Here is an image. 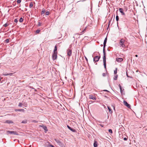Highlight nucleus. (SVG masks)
<instances>
[{"label":"nucleus","instance_id":"f257e3e1","mask_svg":"<svg viewBox=\"0 0 147 147\" xmlns=\"http://www.w3.org/2000/svg\"><path fill=\"white\" fill-rule=\"evenodd\" d=\"M107 38L106 37L103 43V56L102 57L103 62V65L105 68L106 70V53L105 51V47L106 46V44L107 42Z\"/></svg>","mask_w":147,"mask_h":147},{"label":"nucleus","instance_id":"f03ea898","mask_svg":"<svg viewBox=\"0 0 147 147\" xmlns=\"http://www.w3.org/2000/svg\"><path fill=\"white\" fill-rule=\"evenodd\" d=\"M100 57V56H96L93 58L94 62L95 63L98 62Z\"/></svg>","mask_w":147,"mask_h":147},{"label":"nucleus","instance_id":"7ed1b4c3","mask_svg":"<svg viewBox=\"0 0 147 147\" xmlns=\"http://www.w3.org/2000/svg\"><path fill=\"white\" fill-rule=\"evenodd\" d=\"M57 53H53L52 55V59L53 60H55L57 57Z\"/></svg>","mask_w":147,"mask_h":147},{"label":"nucleus","instance_id":"20e7f679","mask_svg":"<svg viewBox=\"0 0 147 147\" xmlns=\"http://www.w3.org/2000/svg\"><path fill=\"white\" fill-rule=\"evenodd\" d=\"M16 133V132L13 131H7V134H12L14 135H18V134L17 133Z\"/></svg>","mask_w":147,"mask_h":147},{"label":"nucleus","instance_id":"39448f33","mask_svg":"<svg viewBox=\"0 0 147 147\" xmlns=\"http://www.w3.org/2000/svg\"><path fill=\"white\" fill-rule=\"evenodd\" d=\"M123 104L124 105H125L127 106L128 108H131V106L130 105L127 103V102L125 101L124 100L123 101Z\"/></svg>","mask_w":147,"mask_h":147},{"label":"nucleus","instance_id":"423d86ee","mask_svg":"<svg viewBox=\"0 0 147 147\" xmlns=\"http://www.w3.org/2000/svg\"><path fill=\"white\" fill-rule=\"evenodd\" d=\"M67 55L69 56H70L72 53V50L71 49H68L67 50Z\"/></svg>","mask_w":147,"mask_h":147},{"label":"nucleus","instance_id":"0eeeda50","mask_svg":"<svg viewBox=\"0 0 147 147\" xmlns=\"http://www.w3.org/2000/svg\"><path fill=\"white\" fill-rule=\"evenodd\" d=\"M89 98L90 99L94 100H96V98L94 96L92 95H89Z\"/></svg>","mask_w":147,"mask_h":147},{"label":"nucleus","instance_id":"6e6552de","mask_svg":"<svg viewBox=\"0 0 147 147\" xmlns=\"http://www.w3.org/2000/svg\"><path fill=\"white\" fill-rule=\"evenodd\" d=\"M67 127L69 130H70L71 131L73 132H75L76 131V130L75 129H74L72 128L68 125H67Z\"/></svg>","mask_w":147,"mask_h":147},{"label":"nucleus","instance_id":"1a4fd4ad","mask_svg":"<svg viewBox=\"0 0 147 147\" xmlns=\"http://www.w3.org/2000/svg\"><path fill=\"white\" fill-rule=\"evenodd\" d=\"M119 10L120 12L121 13V14L122 15H125V13L123 11V9L122 8H119Z\"/></svg>","mask_w":147,"mask_h":147},{"label":"nucleus","instance_id":"9d476101","mask_svg":"<svg viewBox=\"0 0 147 147\" xmlns=\"http://www.w3.org/2000/svg\"><path fill=\"white\" fill-rule=\"evenodd\" d=\"M55 141L59 145L62 144L61 142L58 139H55Z\"/></svg>","mask_w":147,"mask_h":147},{"label":"nucleus","instance_id":"9b49d317","mask_svg":"<svg viewBox=\"0 0 147 147\" xmlns=\"http://www.w3.org/2000/svg\"><path fill=\"white\" fill-rule=\"evenodd\" d=\"M123 60V59L121 58H116V61L118 62H121Z\"/></svg>","mask_w":147,"mask_h":147},{"label":"nucleus","instance_id":"f8f14e48","mask_svg":"<svg viewBox=\"0 0 147 147\" xmlns=\"http://www.w3.org/2000/svg\"><path fill=\"white\" fill-rule=\"evenodd\" d=\"M15 111H21L23 112H25V110L24 109H16Z\"/></svg>","mask_w":147,"mask_h":147},{"label":"nucleus","instance_id":"ddd939ff","mask_svg":"<svg viewBox=\"0 0 147 147\" xmlns=\"http://www.w3.org/2000/svg\"><path fill=\"white\" fill-rule=\"evenodd\" d=\"M43 128L45 130V132L46 133L47 131H48L47 128L46 126H43Z\"/></svg>","mask_w":147,"mask_h":147},{"label":"nucleus","instance_id":"4468645a","mask_svg":"<svg viewBox=\"0 0 147 147\" xmlns=\"http://www.w3.org/2000/svg\"><path fill=\"white\" fill-rule=\"evenodd\" d=\"M6 123L9 124L12 123H13V122L11 121L7 120L6 121Z\"/></svg>","mask_w":147,"mask_h":147},{"label":"nucleus","instance_id":"2eb2a0df","mask_svg":"<svg viewBox=\"0 0 147 147\" xmlns=\"http://www.w3.org/2000/svg\"><path fill=\"white\" fill-rule=\"evenodd\" d=\"M46 11L45 9H42V10L41 12V15H43V16L44 15V14H45V12Z\"/></svg>","mask_w":147,"mask_h":147},{"label":"nucleus","instance_id":"dca6fc26","mask_svg":"<svg viewBox=\"0 0 147 147\" xmlns=\"http://www.w3.org/2000/svg\"><path fill=\"white\" fill-rule=\"evenodd\" d=\"M125 42V40L123 39L122 38L120 40L119 44H120V43H124Z\"/></svg>","mask_w":147,"mask_h":147},{"label":"nucleus","instance_id":"f3484780","mask_svg":"<svg viewBox=\"0 0 147 147\" xmlns=\"http://www.w3.org/2000/svg\"><path fill=\"white\" fill-rule=\"evenodd\" d=\"M94 147H97V142L96 141H94Z\"/></svg>","mask_w":147,"mask_h":147},{"label":"nucleus","instance_id":"a211bd4d","mask_svg":"<svg viewBox=\"0 0 147 147\" xmlns=\"http://www.w3.org/2000/svg\"><path fill=\"white\" fill-rule=\"evenodd\" d=\"M116 20L117 22V24H118V21L119 20V16L117 15V16H116Z\"/></svg>","mask_w":147,"mask_h":147},{"label":"nucleus","instance_id":"6ab92c4d","mask_svg":"<svg viewBox=\"0 0 147 147\" xmlns=\"http://www.w3.org/2000/svg\"><path fill=\"white\" fill-rule=\"evenodd\" d=\"M57 48L56 46L55 47V49L54 50V53H57Z\"/></svg>","mask_w":147,"mask_h":147},{"label":"nucleus","instance_id":"aec40b11","mask_svg":"<svg viewBox=\"0 0 147 147\" xmlns=\"http://www.w3.org/2000/svg\"><path fill=\"white\" fill-rule=\"evenodd\" d=\"M118 76V75H116L115 76V77L113 78L114 80H117V77Z\"/></svg>","mask_w":147,"mask_h":147},{"label":"nucleus","instance_id":"412c9836","mask_svg":"<svg viewBox=\"0 0 147 147\" xmlns=\"http://www.w3.org/2000/svg\"><path fill=\"white\" fill-rule=\"evenodd\" d=\"M22 123H27V120L26 119L23 120L22 122Z\"/></svg>","mask_w":147,"mask_h":147},{"label":"nucleus","instance_id":"4be33fe9","mask_svg":"<svg viewBox=\"0 0 147 147\" xmlns=\"http://www.w3.org/2000/svg\"><path fill=\"white\" fill-rule=\"evenodd\" d=\"M119 44L121 45V47L123 48H124L125 47V45L124 43H120Z\"/></svg>","mask_w":147,"mask_h":147},{"label":"nucleus","instance_id":"5701e85b","mask_svg":"<svg viewBox=\"0 0 147 147\" xmlns=\"http://www.w3.org/2000/svg\"><path fill=\"white\" fill-rule=\"evenodd\" d=\"M33 6V3H32V2H31L30 3V5H29V7L30 8H31V7H32Z\"/></svg>","mask_w":147,"mask_h":147},{"label":"nucleus","instance_id":"b1692460","mask_svg":"<svg viewBox=\"0 0 147 147\" xmlns=\"http://www.w3.org/2000/svg\"><path fill=\"white\" fill-rule=\"evenodd\" d=\"M117 68H115V70L114 71V74L115 75H116L117 74Z\"/></svg>","mask_w":147,"mask_h":147},{"label":"nucleus","instance_id":"393cba45","mask_svg":"<svg viewBox=\"0 0 147 147\" xmlns=\"http://www.w3.org/2000/svg\"><path fill=\"white\" fill-rule=\"evenodd\" d=\"M108 110H109L110 113H112V111L111 109L110 108V107H108Z\"/></svg>","mask_w":147,"mask_h":147},{"label":"nucleus","instance_id":"a878e982","mask_svg":"<svg viewBox=\"0 0 147 147\" xmlns=\"http://www.w3.org/2000/svg\"><path fill=\"white\" fill-rule=\"evenodd\" d=\"M31 121L32 123H37L38 122V121H36V120H32Z\"/></svg>","mask_w":147,"mask_h":147},{"label":"nucleus","instance_id":"bb28decb","mask_svg":"<svg viewBox=\"0 0 147 147\" xmlns=\"http://www.w3.org/2000/svg\"><path fill=\"white\" fill-rule=\"evenodd\" d=\"M4 42H5V43H8L9 42V40L8 39H6V40H5Z\"/></svg>","mask_w":147,"mask_h":147},{"label":"nucleus","instance_id":"cd10ccee","mask_svg":"<svg viewBox=\"0 0 147 147\" xmlns=\"http://www.w3.org/2000/svg\"><path fill=\"white\" fill-rule=\"evenodd\" d=\"M23 19L22 18H21L19 20V22H23Z\"/></svg>","mask_w":147,"mask_h":147},{"label":"nucleus","instance_id":"c85d7f7f","mask_svg":"<svg viewBox=\"0 0 147 147\" xmlns=\"http://www.w3.org/2000/svg\"><path fill=\"white\" fill-rule=\"evenodd\" d=\"M9 25V24L6 23L3 25V26H4L5 27H6Z\"/></svg>","mask_w":147,"mask_h":147},{"label":"nucleus","instance_id":"c756f323","mask_svg":"<svg viewBox=\"0 0 147 147\" xmlns=\"http://www.w3.org/2000/svg\"><path fill=\"white\" fill-rule=\"evenodd\" d=\"M8 73H3V76H8Z\"/></svg>","mask_w":147,"mask_h":147},{"label":"nucleus","instance_id":"7c9ffc66","mask_svg":"<svg viewBox=\"0 0 147 147\" xmlns=\"http://www.w3.org/2000/svg\"><path fill=\"white\" fill-rule=\"evenodd\" d=\"M50 13L49 11H47L45 13V15L47 16H48L49 14Z\"/></svg>","mask_w":147,"mask_h":147},{"label":"nucleus","instance_id":"2f4dec72","mask_svg":"<svg viewBox=\"0 0 147 147\" xmlns=\"http://www.w3.org/2000/svg\"><path fill=\"white\" fill-rule=\"evenodd\" d=\"M109 133L112 134L113 133V131L111 129H110L109 130Z\"/></svg>","mask_w":147,"mask_h":147},{"label":"nucleus","instance_id":"473e14b6","mask_svg":"<svg viewBox=\"0 0 147 147\" xmlns=\"http://www.w3.org/2000/svg\"><path fill=\"white\" fill-rule=\"evenodd\" d=\"M18 18H16L14 20V22H15L16 23H17L18 22Z\"/></svg>","mask_w":147,"mask_h":147},{"label":"nucleus","instance_id":"72a5a7b5","mask_svg":"<svg viewBox=\"0 0 147 147\" xmlns=\"http://www.w3.org/2000/svg\"><path fill=\"white\" fill-rule=\"evenodd\" d=\"M120 92H121V93L122 94L123 93V91H122V90L121 87H120Z\"/></svg>","mask_w":147,"mask_h":147},{"label":"nucleus","instance_id":"f704fd0d","mask_svg":"<svg viewBox=\"0 0 147 147\" xmlns=\"http://www.w3.org/2000/svg\"><path fill=\"white\" fill-rule=\"evenodd\" d=\"M22 104L21 102H20L18 105V106L20 107H21L22 106Z\"/></svg>","mask_w":147,"mask_h":147},{"label":"nucleus","instance_id":"c9c22d12","mask_svg":"<svg viewBox=\"0 0 147 147\" xmlns=\"http://www.w3.org/2000/svg\"><path fill=\"white\" fill-rule=\"evenodd\" d=\"M22 0H18L17 1V3H20L21 1Z\"/></svg>","mask_w":147,"mask_h":147},{"label":"nucleus","instance_id":"e433bc0d","mask_svg":"<svg viewBox=\"0 0 147 147\" xmlns=\"http://www.w3.org/2000/svg\"><path fill=\"white\" fill-rule=\"evenodd\" d=\"M109 20L108 25H110L111 21L112 19L111 18L110 19H109Z\"/></svg>","mask_w":147,"mask_h":147},{"label":"nucleus","instance_id":"4c0bfd02","mask_svg":"<svg viewBox=\"0 0 147 147\" xmlns=\"http://www.w3.org/2000/svg\"><path fill=\"white\" fill-rule=\"evenodd\" d=\"M40 32V30H37L36 31V32L37 33H39Z\"/></svg>","mask_w":147,"mask_h":147},{"label":"nucleus","instance_id":"58836bf2","mask_svg":"<svg viewBox=\"0 0 147 147\" xmlns=\"http://www.w3.org/2000/svg\"><path fill=\"white\" fill-rule=\"evenodd\" d=\"M41 23L40 22H38V26H41Z\"/></svg>","mask_w":147,"mask_h":147},{"label":"nucleus","instance_id":"ea45409f","mask_svg":"<svg viewBox=\"0 0 147 147\" xmlns=\"http://www.w3.org/2000/svg\"><path fill=\"white\" fill-rule=\"evenodd\" d=\"M102 76L104 77L105 76H106V74L105 73H103L102 74Z\"/></svg>","mask_w":147,"mask_h":147},{"label":"nucleus","instance_id":"a19ab883","mask_svg":"<svg viewBox=\"0 0 147 147\" xmlns=\"http://www.w3.org/2000/svg\"><path fill=\"white\" fill-rule=\"evenodd\" d=\"M126 75H127V77H128L130 78H131V76H129V75H128V74L127 73H126Z\"/></svg>","mask_w":147,"mask_h":147},{"label":"nucleus","instance_id":"79ce46f5","mask_svg":"<svg viewBox=\"0 0 147 147\" xmlns=\"http://www.w3.org/2000/svg\"><path fill=\"white\" fill-rule=\"evenodd\" d=\"M127 138H123V140H125V141H126L127 140Z\"/></svg>","mask_w":147,"mask_h":147},{"label":"nucleus","instance_id":"37998d69","mask_svg":"<svg viewBox=\"0 0 147 147\" xmlns=\"http://www.w3.org/2000/svg\"><path fill=\"white\" fill-rule=\"evenodd\" d=\"M12 73H8V75L11 76L12 74Z\"/></svg>","mask_w":147,"mask_h":147},{"label":"nucleus","instance_id":"c03bdc74","mask_svg":"<svg viewBox=\"0 0 147 147\" xmlns=\"http://www.w3.org/2000/svg\"><path fill=\"white\" fill-rule=\"evenodd\" d=\"M98 125H99L100 126L102 127H103L104 126L103 125H102V124H98Z\"/></svg>","mask_w":147,"mask_h":147},{"label":"nucleus","instance_id":"a18cd8bd","mask_svg":"<svg viewBox=\"0 0 147 147\" xmlns=\"http://www.w3.org/2000/svg\"><path fill=\"white\" fill-rule=\"evenodd\" d=\"M43 126H45V125H44L42 124V125H40L39 126L43 127Z\"/></svg>","mask_w":147,"mask_h":147},{"label":"nucleus","instance_id":"49530a36","mask_svg":"<svg viewBox=\"0 0 147 147\" xmlns=\"http://www.w3.org/2000/svg\"><path fill=\"white\" fill-rule=\"evenodd\" d=\"M103 91H106V92H109V91L108 90H103Z\"/></svg>","mask_w":147,"mask_h":147},{"label":"nucleus","instance_id":"de8ad7c7","mask_svg":"<svg viewBox=\"0 0 147 147\" xmlns=\"http://www.w3.org/2000/svg\"><path fill=\"white\" fill-rule=\"evenodd\" d=\"M50 146H51V147H55L54 146L51 145H50Z\"/></svg>","mask_w":147,"mask_h":147},{"label":"nucleus","instance_id":"09e8293b","mask_svg":"<svg viewBox=\"0 0 147 147\" xmlns=\"http://www.w3.org/2000/svg\"><path fill=\"white\" fill-rule=\"evenodd\" d=\"M119 86L120 88V87H121L120 84H119Z\"/></svg>","mask_w":147,"mask_h":147},{"label":"nucleus","instance_id":"8fccbe9b","mask_svg":"<svg viewBox=\"0 0 147 147\" xmlns=\"http://www.w3.org/2000/svg\"><path fill=\"white\" fill-rule=\"evenodd\" d=\"M104 97L106 98H108V97L106 96H105Z\"/></svg>","mask_w":147,"mask_h":147},{"label":"nucleus","instance_id":"3c124183","mask_svg":"<svg viewBox=\"0 0 147 147\" xmlns=\"http://www.w3.org/2000/svg\"><path fill=\"white\" fill-rule=\"evenodd\" d=\"M85 59L87 61H88V59L87 58H86V57H85Z\"/></svg>","mask_w":147,"mask_h":147},{"label":"nucleus","instance_id":"603ef678","mask_svg":"<svg viewBox=\"0 0 147 147\" xmlns=\"http://www.w3.org/2000/svg\"><path fill=\"white\" fill-rule=\"evenodd\" d=\"M135 56L136 57H138V55H135Z\"/></svg>","mask_w":147,"mask_h":147},{"label":"nucleus","instance_id":"864d4df0","mask_svg":"<svg viewBox=\"0 0 147 147\" xmlns=\"http://www.w3.org/2000/svg\"><path fill=\"white\" fill-rule=\"evenodd\" d=\"M109 25H108V27H107V29L109 28Z\"/></svg>","mask_w":147,"mask_h":147},{"label":"nucleus","instance_id":"5fc2aeb1","mask_svg":"<svg viewBox=\"0 0 147 147\" xmlns=\"http://www.w3.org/2000/svg\"><path fill=\"white\" fill-rule=\"evenodd\" d=\"M89 102H92V101H89Z\"/></svg>","mask_w":147,"mask_h":147},{"label":"nucleus","instance_id":"6e6d98bb","mask_svg":"<svg viewBox=\"0 0 147 147\" xmlns=\"http://www.w3.org/2000/svg\"><path fill=\"white\" fill-rule=\"evenodd\" d=\"M89 102H92V101H89Z\"/></svg>","mask_w":147,"mask_h":147}]
</instances>
